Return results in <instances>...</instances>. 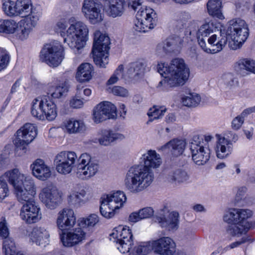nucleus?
<instances>
[{"label":"nucleus","instance_id":"22","mask_svg":"<svg viewBox=\"0 0 255 255\" xmlns=\"http://www.w3.org/2000/svg\"><path fill=\"white\" fill-rule=\"evenodd\" d=\"M50 234L48 229L43 227H34L29 234L30 240L38 246H45L50 241Z\"/></svg>","mask_w":255,"mask_h":255},{"label":"nucleus","instance_id":"46","mask_svg":"<svg viewBox=\"0 0 255 255\" xmlns=\"http://www.w3.org/2000/svg\"><path fill=\"white\" fill-rule=\"evenodd\" d=\"M31 113L34 117L39 120H44V114L42 113L41 104L39 99L36 98L33 100Z\"/></svg>","mask_w":255,"mask_h":255},{"label":"nucleus","instance_id":"4","mask_svg":"<svg viewBox=\"0 0 255 255\" xmlns=\"http://www.w3.org/2000/svg\"><path fill=\"white\" fill-rule=\"evenodd\" d=\"M110 239L122 254L130 252L132 255H146L153 251L152 241L140 243L133 248V236L128 227L119 226L114 229Z\"/></svg>","mask_w":255,"mask_h":255},{"label":"nucleus","instance_id":"7","mask_svg":"<svg viewBox=\"0 0 255 255\" xmlns=\"http://www.w3.org/2000/svg\"><path fill=\"white\" fill-rule=\"evenodd\" d=\"M249 29L246 21L240 18H235L229 21L227 30V35L231 41H229L230 47L233 49L240 48L246 41Z\"/></svg>","mask_w":255,"mask_h":255},{"label":"nucleus","instance_id":"26","mask_svg":"<svg viewBox=\"0 0 255 255\" xmlns=\"http://www.w3.org/2000/svg\"><path fill=\"white\" fill-rule=\"evenodd\" d=\"M3 176L7 178L9 183L14 187V189L23 186L26 180L32 179L21 173L17 168L6 171Z\"/></svg>","mask_w":255,"mask_h":255},{"label":"nucleus","instance_id":"23","mask_svg":"<svg viewBox=\"0 0 255 255\" xmlns=\"http://www.w3.org/2000/svg\"><path fill=\"white\" fill-rule=\"evenodd\" d=\"M32 174L36 178L45 181L51 175L50 167L41 159H37L31 165Z\"/></svg>","mask_w":255,"mask_h":255},{"label":"nucleus","instance_id":"35","mask_svg":"<svg viewBox=\"0 0 255 255\" xmlns=\"http://www.w3.org/2000/svg\"><path fill=\"white\" fill-rule=\"evenodd\" d=\"M182 40L176 36L167 38L165 41L159 43L157 46L156 50L158 53H167L170 52L176 46L180 45Z\"/></svg>","mask_w":255,"mask_h":255},{"label":"nucleus","instance_id":"53","mask_svg":"<svg viewBox=\"0 0 255 255\" xmlns=\"http://www.w3.org/2000/svg\"><path fill=\"white\" fill-rule=\"evenodd\" d=\"M62 159L66 160L67 162L71 163L74 166H75L77 161L78 162V158L76 153L73 151H64L59 153Z\"/></svg>","mask_w":255,"mask_h":255},{"label":"nucleus","instance_id":"25","mask_svg":"<svg viewBox=\"0 0 255 255\" xmlns=\"http://www.w3.org/2000/svg\"><path fill=\"white\" fill-rule=\"evenodd\" d=\"M147 64L144 60H139L128 65L127 74L130 78L138 79L142 77L146 71Z\"/></svg>","mask_w":255,"mask_h":255},{"label":"nucleus","instance_id":"59","mask_svg":"<svg viewBox=\"0 0 255 255\" xmlns=\"http://www.w3.org/2000/svg\"><path fill=\"white\" fill-rule=\"evenodd\" d=\"M139 212L141 220L150 218L154 214L153 209L151 207L143 208L140 209Z\"/></svg>","mask_w":255,"mask_h":255},{"label":"nucleus","instance_id":"50","mask_svg":"<svg viewBox=\"0 0 255 255\" xmlns=\"http://www.w3.org/2000/svg\"><path fill=\"white\" fill-rule=\"evenodd\" d=\"M86 195V192L83 189L79 192H74L69 196V202L72 205H79L83 202Z\"/></svg>","mask_w":255,"mask_h":255},{"label":"nucleus","instance_id":"10","mask_svg":"<svg viewBox=\"0 0 255 255\" xmlns=\"http://www.w3.org/2000/svg\"><path fill=\"white\" fill-rule=\"evenodd\" d=\"M99 170V164L87 153L82 154L78 158L76 175L82 180H88L94 176Z\"/></svg>","mask_w":255,"mask_h":255},{"label":"nucleus","instance_id":"51","mask_svg":"<svg viewBox=\"0 0 255 255\" xmlns=\"http://www.w3.org/2000/svg\"><path fill=\"white\" fill-rule=\"evenodd\" d=\"M224 220L229 224L239 223L240 219L238 209H230L224 215Z\"/></svg>","mask_w":255,"mask_h":255},{"label":"nucleus","instance_id":"30","mask_svg":"<svg viewBox=\"0 0 255 255\" xmlns=\"http://www.w3.org/2000/svg\"><path fill=\"white\" fill-rule=\"evenodd\" d=\"M216 28L213 23L208 22L202 25L198 30L197 37L199 45L202 48H206V39L207 35H213L215 33Z\"/></svg>","mask_w":255,"mask_h":255},{"label":"nucleus","instance_id":"21","mask_svg":"<svg viewBox=\"0 0 255 255\" xmlns=\"http://www.w3.org/2000/svg\"><path fill=\"white\" fill-rule=\"evenodd\" d=\"M228 36L216 33L211 35L208 39V43H206V48H202L208 53H216L221 51L228 41Z\"/></svg>","mask_w":255,"mask_h":255},{"label":"nucleus","instance_id":"60","mask_svg":"<svg viewBox=\"0 0 255 255\" xmlns=\"http://www.w3.org/2000/svg\"><path fill=\"white\" fill-rule=\"evenodd\" d=\"M244 122V118L241 115L236 117L232 121V128L235 130L239 129L242 127Z\"/></svg>","mask_w":255,"mask_h":255},{"label":"nucleus","instance_id":"2","mask_svg":"<svg viewBox=\"0 0 255 255\" xmlns=\"http://www.w3.org/2000/svg\"><path fill=\"white\" fill-rule=\"evenodd\" d=\"M55 28L64 37V42L72 49L78 51L83 48L89 39V28L86 24L81 21H76L75 18L58 20Z\"/></svg>","mask_w":255,"mask_h":255},{"label":"nucleus","instance_id":"8","mask_svg":"<svg viewBox=\"0 0 255 255\" xmlns=\"http://www.w3.org/2000/svg\"><path fill=\"white\" fill-rule=\"evenodd\" d=\"M40 59L52 67L58 66L64 58L63 47L59 43H48L40 52Z\"/></svg>","mask_w":255,"mask_h":255},{"label":"nucleus","instance_id":"18","mask_svg":"<svg viewBox=\"0 0 255 255\" xmlns=\"http://www.w3.org/2000/svg\"><path fill=\"white\" fill-rule=\"evenodd\" d=\"M154 252L159 255H173L176 252V245L170 238L163 237L152 241Z\"/></svg>","mask_w":255,"mask_h":255},{"label":"nucleus","instance_id":"44","mask_svg":"<svg viewBox=\"0 0 255 255\" xmlns=\"http://www.w3.org/2000/svg\"><path fill=\"white\" fill-rule=\"evenodd\" d=\"M98 221V216L96 214H92L87 218L80 219L78 220V226L81 227L86 231L87 228L95 226Z\"/></svg>","mask_w":255,"mask_h":255},{"label":"nucleus","instance_id":"48","mask_svg":"<svg viewBox=\"0 0 255 255\" xmlns=\"http://www.w3.org/2000/svg\"><path fill=\"white\" fill-rule=\"evenodd\" d=\"M240 69L245 70L247 71L255 74V61L252 59H241L238 62Z\"/></svg>","mask_w":255,"mask_h":255},{"label":"nucleus","instance_id":"6","mask_svg":"<svg viewBox=\"0 0 255 255\" xmlns=\"http://www.w3.org/2000/svg\"><path fill=\"white\" fill-rule=\"evenodd\" d=\"M109 37L100 30L94 33L92 53L95 63L100 67H105L109 62Z\"/></svg>","mask_w":255,"mask_h":255},{"label":"nucleus","instance_id":"36","mask_svg":"<svg viewBox=\"0 0 255 255\" xmlns=\"http://www.w3.org/2000/svg\"><path fill=\"white\" fill-rule=\"evenodd\" d=\"M64 127L66 131L69 133L82 132L86 130V126L82 121L74 119L66 121Z\"/></svg>","mask_w":255,"mask_h":255},{"label":"nucleus","instance_id":"11","mask_svg":"<svg viewBox=\"0 0 255 255\" xmlns=\"http://www.w3.org/2000/svg\"><path fill=\"white\" fill-rule=\"evenodd\" d=\"M93 120L97 124L108 119H115L117 116V108L110 102H102L93 109Z\"/></svg>","mask_w":255,"mask_h":255},{"label":"nucleus","instance_id":"52","mask_svg":"<svg viewBox=\"0 0 255 255\" xmlns=\"http://www.w3.org/2000/svg\"><path fill=\"white\" fill-rule=\"evenodd\" d=\"M190 18V16L187 12H179L177 13L175 16L177 27L179 29L183 28Z\"/></svg>","mask_w":255,"mask_h":255},{"label":"nucleus","instance_id":"28","mask_svg":"<svg viewBox=\"0 0 255 255\" xmlns=\"http://www.w3.org/2000/svg\"><path fill=\"white\" fill-rule=\"evenodd\" d=\"M68 90L69 85L67 81H60L56 80L53 85L49 88L48 94L53 98L59 99L65 96Z\"/></svg>","mask_w":255,"mask_h":255},{"label":"nucleus","instance_id":"31","mask_svg":"<svg viewBox=\"0 0 255 255\" xmlns=\"http://www.w3.org/2000/svg\"><path fill=\"white\" fill-rule=\"evenodd\" d=\"M44 120L53 121L57 116L55 104L48 97H44L40 99Z\"/></svg>","mask_w":255,"mask_h":255},{"label":"nucleus","instance_id":"9","mask_svg":"<svg viewBox=\"0 0 255 255\" xmlns=\"http://www.w3.org/2000/svg\"><path fill=\"white\" fill-rule=\"evenodd\" d=\"M157 22V15L153 9L141 8L137 12L133 28L137 31L145 32L153 28Z\"/></svg>","mask_w":255,"mask_h":255},{"label":"nucleus","instance_id":"39","mask_svg":"<svg viewBox=\"0 0 255 255\" xmlns=\"http://www.w3.org/2000/svg\"><path fill=\"white\" fill-rule=\"evenodd\" d=\"M209 14L214 17L222 19L224 16L222 12V1L221 0H209L207 3Z\"/></svg>","mask_w":255,"mask_h":255},{"label":"nucleus","instance_id":"34","mask_svg":"<svg viewBox=\"0 0 255 255\" xmlns=\"http://www.w3.org/2000/svg\"><path fill=\"white\" fill-rule=\"evenodd\" d=\"M93 71V67L91 64L88 63H82L77 69L76 78L80 82L89 81L92 78Z\"/></svg>","mask_w":255,"mask_h":255},{"label":"nucleus","instance_id":"37","mask_svg":"<svg viewBox=\"0 0 255 255\" xmlns=\"http://www.w3.org/2000/svg\"><path fill=\"white\" fill-rule=\"evenodd\" d=\"M179 214L176 212H172L169 214L168 218H165V216L161 214L159 217V222H162L163 226H168L169 230H174L177 228L179 223L178 220Z\"/></svg>","mask_w":255,"mask_h":255},{"label":"nucleus","instance_id":"56","mask_svg":"<svg viewBox=\"0 0 255 255\" xmlns=\"http://www.w3.org/2000/svg\"><path fill=\"white\" fill-rule=\"evenodd\" d=\"M84 99L75 96L71 99L69 103L70 107L74 109H80L83 107Z\"/></svg>","mask_w":255,"mask_h":255},{"label":"nucleus","instance_id":"38","mask_svg":"<svg viewBox=\"0 0 255 255\" xmlns=\"http://www.w3.org/2000/svg\"><path fill=\"white\" fill-rule=\"evenodd\" d=\"M54 162L56 165L57 171L62 174L70 173L74 167L71 163H68V162H67L66 160L62 159L59 153L55 156Z\"/></svg>","mask_w":255,"mask_h":255},{"label":"nucleus","instance_id":"58","mask_svg":"<svg viewBox=\"0 0 255 255\" xmlns=\"http://www.w3.org/2000/svg\"><path fill=\"white\" fill-rule=\"evenodd\" d=\"M223 79L227 86L230 88L237 85V79L231 74H226L223 76Z\"/></svg>","mask_w":255,"mask_h":255},{"label":"nucleus","instance_id":"13","mask_svg":"<svg viewBox=\"0 0 255 255\" xmlns=\"http://www.w3.org/2000/svg\"><path fill=\"white\" fill-rule=\"evenodd\" d=\"M102 4L94 0H84L82 12L85 18L93 24L101 22L103 19Z\"/></svg>","mask_w":255,"mask_h":255},{"label":"nucleus","instance_id":"17","mask_svg":"<svg viewBox=\"0 0 255 255\" xmlns=\"http://www.w3.org/2000/svg\"><path fill=\"white\" fill-rule=\"evenodd\" d=\"M17 200L22 203L34 201L33 197L36 194V188L32 179L26 180L23 185L15 189Z\"/></svg>","mask_w":255,"mask_h":255},{"label":"nucleus","instance_id":"49","mask_svg":"<svg viewBox=\"0 0 255 255\" xmlns=\"http://www.w3.org/2000/svg\"><path fill=\"white\" fill-rule=\"evenodd\" d=\"M165 112V108L157 106H154L149 109L147 113L150 118L149 121H152L154 120L161 118L164 115Z\"/></svg>","mask_w":255,"mask_h":255},{"label":"nucleus","instance_id":"5","mask_svg":"<svg viewBox=\"0 0 255 255\" xmlns=\"http://www.w3.org/2000/svg\"><path fill=\"white\" fill-rule=\"evenodd\" d=\"M2 9L5 14L12 17L20 16L26 18L25 19L37 22L40 13L36 11L31 0H4Z\"/></svg>","mask_w":255,"mask_h":255},{"label":"nucleus","instance_id":"14","mask_svg":"<svg viewBox=\"0 0 255 255\" xmlns=\"http://www.w3.org/2000/svg\"><path fill=\"white\" fill-rule=\"evenodd\" d=\"M198 135L194 136L190 143L192 158L194 163L198 165L206 164L210 158V150L204 147L199 141Z\"/></svg>","mask_w":255,"mask_h":255},{"label":"nucleus","instance_id":"45","mask_svg":"<svg viewBox=\"0 0 255 255\" xmlns=\"http://www.w3.org/2000/svg\"><path fill=\"white\" fill-rule=\"evenodd\" d=\"M2 250L5 255H17L18 254H21L16 252L15 243L10 238H6L3 241Z\"/></svg>","mask_w":255,"mask_h":255},{"label":"nucleus","instance_id":"62","mask_svg":"<svg viewBox=\"0 0 255 255\" xmlns=\"http://www.w3.org/2000/svg\"><path fill=\"white\" fill-rule=\"evenodd\" d=\"M127 3L128 7H130L134 10H136L137 6H139L142 2V0H123Z\"/></svg>","mask_w":255,"mask_h":255},{"label":"nucleus","instance_id":"57","mask_svg":"<svg viewBox=\"0 0 255 255\" xmlns=\"http://www.w3.org/2000/svg\"><path fill=\"white\" fill-rule=\"evenodd\" d=\"M111 92L115 95L120 97H128V92L126 88L121 86H114L111 89Z\"/></svg>","mask_w":255,"mask_h":255},{"label":"nucleus","instance_id":"47","mask_svg":"<svg viewBox=\"0 0 255 255\" xmlns=\"http://www.w3.org/2000/svg\"><path fill=\"white\" fill-rule=\"evenodd\" d=\"M200 97L195 93H190L183 97L182 99L183 105L187 107H195L200 103Z\"/></svg>","mask_w":255,"mask_h":255},{"label":"nucleus","instance_id":"3","mask_svg":"<svg viewBox=\"0 0 255 255\" xmlns=\"http://www.w3.org/2000/svg\"><path fill=\"white\" fill-rule=\"evenodd\" d=\"M157 69L161 75H166L157 86V88L163 91L168 90L170 88L183 86L190 75L189 69L184 60L179 58L172 59L168 66L164 63L158 64Z\"/></svg>","mask_w":255,"mask_h":255},{"label":"nucleus","instance_id":"63","mask_svg":"<svg viewBox=\"0 0 255 255\" xmlns=\"http://www.w3.org/2000/svg\"><path fill=\"white\" fill-rule=\"evenodd\" d=\"M141 220L139 211L131 213L128 217V221L135 223Z\"/></svg>","mask_w":255,"mask_h":255},{"label":"nucleus","instance_id":"42","mask_svg":"<svg viewBox=\"0 0 255 255\" xmlns=\"http://www.w3.org/2000/svg\"><path fill=\"white\" fill-rule=\"evenodd\" d=\"M17 27L18 23L14 20L0 19V32L13 34Z\"/></svg>","mask_w":255,"mask_h":255},{"label":"nucleus","instance_id":"29","mask_svg":"<svg viewBox=\"0 0 255 255\" xmlns=\"http://www.w3.org/2000/svg\"><path fill=\"white\" fill-rule=\"evenodd\" d=\"M100 137L98 141L100 145L108 146L117 140H122L125 136L120 133L115 132L110 129H103L99 132Z\"/></svg>","mask_w":255,"mask_h":255},{"label":"nucleus","instance_id":"16","mask_svg":"<svg viewBox=\"0 0 255 255\" xmlns=\"http://www.w3.org/2000/svg\"><path fill=\"white\" fill-rule=\"evenodd\" d=\"M86 231L78 227L60 234V240L64 246L71 247L81 243L86 239Z\"/></svg>","mask_w":255,"mask_h":255},{"label":"nucleus","instance_id":"64","mask_svg":"<svg viewBox=\"0 0 255 255\" xmlns=\"http://www.w3.org/2000/svg\"><path fill=\"white\" fill-rule=\"evenodd\" d=\"M123 71H124V66L123 65H120L118 66L116 70L115 71L114 73V75H115L116 77H118L119 79L120 78H123Z\"/></svg>","mask_w":255,"mask_h":255},{"label":"nucleus","instance_id":"32","mask_svg":"<svg viewBox=\"0 0 255 255\" xmlns=\"http://www.w3.org/2000/svg\"><path fill=\"white\" fill-rule=\"evenodd\" d=\"M37 22L33 20L22 19L18 23L16 29V37L21 40L26 39L31 31L32 28L35 26Z\"/></svg>","mask_w":255,"mask_h":255},{"label":"nucleus","instance_id":"43","mask_svg":"<svg viewBox=\"0 0 255 255\" xmlns=\"http://www.w3.org/2000/svg\"><path fill=\"white\" fill-rule=\"evenodd\" d=\"M227 230L228 233L232 236H240L245 234L249 230V226L240 222L232 224Z\"/></svg>","mask_w":255,"mask_h":255},{"label":"nucleus","instance_id":"15","mask_svg":"<svg viewBox=\"0 0 255 255\" xmlns=\"http://www.w3.org/2000/svg\"><path fill=\"white\" fill-rule=\"evenodd\" d=\"M39 198L47 208L54 209L60 202L61 194L55 186L49 185L42 189Z\"/></svg>","mask_w":255,"mask_h":255},{"label":"nucleus","instance_id":"40","mask_svg":"<svg viewBox=\"0 0 255 255\" xmlns=\"http://www.w3.org/2000/svg\"><path fill=\"white\" fill-rule=\"evenodd\" d=\"M167 178L171 183H183L189 179V175L185 170L177 169L171 172Z\"/></svg>","mask_w":255,"mask_h":255},{"label":"nucleus","instance_id":"33","mask_svg":"<svg viewBox=\"0 0 255 255\" xmlns=\"http://www.w3.org/2000/svg\"><path fill=\"white\" fill-rule=\"evenodd\" d=\"M104 196L108 198L113 208L118 210L122 208L127 201L126 194L121 191H117L112 193L105 195Z\"/></svg>","mask_w":255,"mask_h":255},{"label":"nucleus","instance_id":"61","mask_svg":"<svg viewBox=\"0 0 255 255\" xmlns=\"http://www.w3.org/2000/svg\"><path fill=\"white\" fill-rule=\"evenodd\" d=\"M9 235V231L5 220L0 222V236L6 239Z\"/></svg>","mask_w":255,"mask_h":255},{"label":"nucleus","instance_id":"27","mask_svg":"<svg viewBox=\"0 0 255 255\" xmlns=\"http://www.w3.org/2000/svg\"><path fill=\"white\" fill-rule=\"evenodd\" d=\"M186 146V142L184 140L174 138L163 145L161 149H167L173 156H178L183 154Z\"/></svg>","mask_w":255,"mask_h":255},{"label":"nucleus","instance_id":"19","mask_svg":"<svg viewBox=\"0 0 255 255\" xmlns=\"http://www.w3.org/2000/svg\"><path fill=\"white\" fill-rule=\"evenodd\" d=\"M40 208L35 201L25 203L20 209L21 218L28 224L38 222L42 218Z\"/></svg>","mask_w":255,"mask_h":255},{"label":"nucleus","instance_id":"20","mask_svg":"<svg viewBox=\"0 0 255 255\" xmlns=\"http://www.w3.org/2000/svg\"><path fill=\"white\" fill-rule=\"evenodd\" d=\"M76 223V215L72 209L64 208L58 213L56 224L61 230L69 229L73 227Z\"/></svg>","mask_w":255,"mask_h":255},{"label":"nucleus","instance_id":"54","mask_svg":"<svg viewBox=\"0 0 255 255\" xmlns=\"http://www.w3.org/2000/svg\"><path fill=\"white\" fill-rule=\"evenodd\" d=\"M10 57L8 52L5 50L0 49V71L7 66Z\"/></svg>","mask_w":255,"mask_h":255},{"label":"nucleus","instance_id":"24","mask_svg":"<svg viewBox=\"0 0 255 255\" xmlns=\"http://www.w3.org/2000/svg\"><path fill=\"white\" fill-rule=\"evenodd\" d=\"M217 141L215 147V151L217 157L220 159H224L227 157L232 152L233 149L231 141L222 136L219 134H216Z\"/></svg>","mask_w":255,"mask_h":255},{"label":"nucleus","instance_id":"12","mask_svg":"<svg viewBox=\"0 0 255 255\" xmlns=\"http://www.w3.org/2000/svg\"><path fill=\"white\" fill-rule=\"evenodd\" d=\"M37 135V130L34 125L26 123L16 131L14 144L17 148L24 150Z\"/></svg>","mask_w":255,"mask_h":255},{"label":"nucleus","instance_id":"55","mask_svg":"<svg viewBox=\"0 0 255 255\" xmlns=\"http://www.w3.org/2000/svg\"><path fill=\"white\" fill-rule=\"evenodd\" d=\"M240 222L249 226L248 222L246 221V219L251 217L252 215V212L251 210L248 209H238Z\"/></svg>","mask_w":255,"mask_h":255},{"label":"nucleus","instance_id":"1","mask_svg":"<svg viewBox=\"0 0 255 255\" xmlns=\"http://www.w3.org/2000/svg\"><path fill=\"white\" fill-rule=\"evenodd\" d=\"M143 166L130 168L126 175V188L132 194L146 190L154 179L153 172L150 168H158L162 163L160 155L154 150H148L142 155Z\"/></svg>","mask_w":255,"mask_h":255},{"label":"nucleus","instance_id":"41","mask_svg":"<svg viewBox=\"0 0 255 255\" xmlns=\"http://www.w3.org/2000/svg\"><path fill=\"white\" fill-rule=\"evenodd\" d=\"M108 198L104 196L101 199V206L100 211L101 215L106 218H111L114 216L117 208H113Z\"/></svg>","mask_w":255,"mask_h":255}]
</instances>
